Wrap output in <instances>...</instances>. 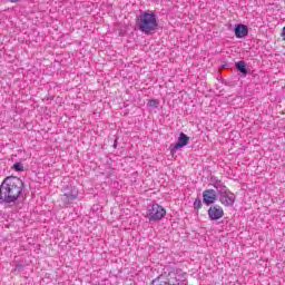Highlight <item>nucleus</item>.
<instances>
[{
  "mask_svg": "<svg viewBox=\"0 0 285 285\" xmlns=\"http://www.w3.org/2000/svg\"><path fill=\"white\" fill-rule=\"evenodd\" d=\"M23 180L19 177H6L0 185V202L14 204L23 194Z\"/></svg>",
  "mask_w": 285,
  "mask_h": 285,
  "instance_id": "f257e3e1",
  "label": "nucleus"
},
{
  "mask_svg": "<svg viewBox=\"0 0 285 285\" xmlns=\"http://www.w3.org/2000/svg\"><path fill=\"white\" fill-rule=\"evenodd\" d=\"M138 29L145 35H151L157 30L159 22H157V14L154 11L140 12L137 21Z\"/></svg>",
  "mask_w": 285,
  "mask_h": 285,
  "instance_id": "f03ea898",
  "label": "nucleus"
},
{
  "mask_svg": "<svg viewBox=\"0 0 285 285\" xmlns=\"http://www.w3.org/2000/svg\"><path fill=\"white\" fill-rule=\"evenodd\" d=\"M212 186L216 188L218 193V200L223 206H233L235 204V194L230 193L228 190V187L226 185L222 184L219 180L212 178Z\"/></svg>",
  "mask_w": 285,
  "mask_h": 285,
  "instance_id": "7ed1b4c3",
  "label": "nucleus"
},
{
  "mask_svg": "<svg viewBox=\"0 0 285 285\" xmlns=\"http://www.w3.org/2000/svg\"><path fill=\"white\" fill-rule=\"evenodd\" d=\"M148 217L150 222L164 219V217H166V209H164V207H161L159 204H153L148 209Z\"/></svg>",
  "mask_w": 285,
  "mask_h": 285,
  "instance_id": "20e7f679",
  "label": "nucleus"
},
{
  "mask_svg": "<svg viewBox=\"0 0 285 285\" xmlns=\"http://www.w3.org/2000/svg\"><path fill=\"white\" fill-rule=\"evenodd\" d=\"M79 197V190L75 188L72 185H67L63 188V196H62V202L65 204H72L73 199Z\"/></svg>",
  "mask_w": 285,
  "mask_h": 285,
  "instance_id": "39448f33",
  "label": "nucleus"
},
{
  "mask_svg": "<svg viewBox=\"0 0 285 285\" xmlns=\"http://www.w3.org/2000/svg\"><path fill=\"white\" fill-rule=\"evenodd\" d=\"M218 196L219 194L215 189H206L203 191V202L206 206H210L217 202Z\"/></svg>",
  "mask_w": 285,
  "mask_h": 285,
  "instance_id": "423d86ee",
  "label": "nucleus"
},
{
  "mask_svg": "<svg viewBox=\"0 0 285 285\" xmlns=\"http://www.w3.org/2000/svg\"><path fill=\"white\" fill-rule=\"evenodd\" d=\"M208 217L212 222H217V219H222L224 217V208L219 205H213L208 209Z\"/></svg>",
  "mask_w": 285,
  "mask_h": 285,
  "instance_id": "0eeeda50",
  "label": "nucleus"
},
{
  "mask_svg": "<svg viewBox=\"0 0 285 285\" xmlns=\"http://www.w3.org/2000/svg\"><path fill=\"white\" fill-rule=\"evenodd\" d=\"M188 141H190V137H188L184 132H180L176 146L171 148V155H175V153H177V150H179L180 148H184V146H188Z\"/></svg>",
  "mask_w": 285,
  "mask_h": 285,
  "instance_id": "6e6552de",
  "label": "nucleus"
},
{
  "mask_svg": "<svg viewBox=\"0 0 285 285\" xmlns=\"http://www.w3.org/2000/svg\"><path fill=\"white\" fill-rule=\"evenodd\" d=\"M248 36V27L246 24H236L235 27V37L237 39H244Z\"/></svg>",
  "mask_w": 285,
  "mask_h": 285,
  "instance_id": "1a4fd4ad",
  "label": "nucleus"
},
{
  "mask_svg": "<svg viewBox=\"0 0 285 285\" xmlns=\"http://www.w3.org/2000/svg\"><path fill=\"white\" fill-rule=\"evenodd\" d=\"M165 285H188V283L184 279L178 278L177 275L174 274V277H171L168 283H165Z\"/></svg>",
  "mask_w": 285,
  "mask_h": 285,
  "instance_id": "9d476101",
  "label": "nucleus"
},
{
  "mask_svg": "<svg viewBox=\"0 0 285 285\" xmlns=\"http://www.w3.org/2000/svg\"><path fill=\"white\" fill-rule=\"evenodd\" d=\"M236 68L244 77L248 75V69H246V62L244 60L236 62Z\"/></svg>",
  "mask_w": 285,
  "mask_h": 285,
  "instance_id": "9b49d317",
  "label": "nucleus"
},
{
  "mask_svg": "<svg viewBox=\"0 0 285 285\" xmlns=\"http://www.w3.org/2000/svg\"><path fill=\"white\" fill-rule=\"evenodd\" d=\"M147 106H148L149 108H159V100H157V99H151V100L148 101Z\"/></svg>",
  "mask_w": 285,
  "mask_h": 285,
  "instance_id": "f8f14e48",
  "label": "nucleus"
},
{
  "mask_svg": "<svg viewBox=\"0 0 285 285\" xmlns=\"http://www.w3.org/2000/svg\"><path fill=\"white\" fill-rule=\"evenodd\" d=\"M13 169L17 173H21V171H23V165L21 163H17V164L13 165Z\"/></svg>",
  "mask_w": 285,
  "mask_h": 285,
  "instance_id": "ddd939ff",
  "label": "nucleus"
},
{
  "mask_svg": "<svg viewBox=\"0 0 285 285\" xmlns=\"http://www.w3.org/2000/svg\"><path fill=\"white\" fill-rule=\"evenodd\" d=\"M203 204H202V199L196 198L194 202V208H196L197 210H199V208H202Z\"/></svg>",
  "mask_w": 285,
  "mask_h": 285,
  "instance_id": "4468645a",
  "label": "nucleus"
},
{
  "mask_svg": "<svg viewBox=\"0 0 285 285\" xmlns=\"http://www.w3.org/2000/svg\"><path fill=\"white\" fill-rule=\"evenodd\" d=\"M10 1V3H19V1H21V0H9Z\"/></svg>",
  "mask_w": 285,
  "mask_h": 285,
  "instance_id": "2eb2a0df",
  "label": "nucleus"
},
{
  "mask_svg": "<svg viewBox=\"0 0 285 285\" xmlns=\"http://www.w3.org/2000/svg\"><path fill=\"white\" fill-rule=\"evenodd\" d=\"M115 145H117V140H115Z\"/></svg>",
  "mask_w": 285,
  "mask_h": 285,
  "instance_id": "dca6fc26",
  "label": "nucleus"
}]
</instances>
